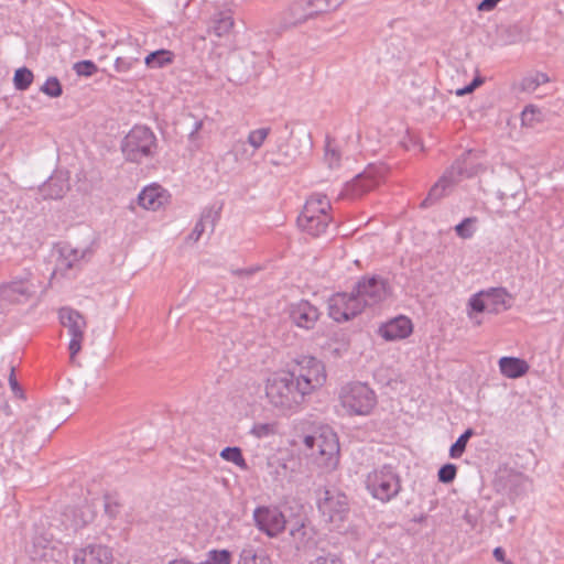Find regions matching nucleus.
I'll return each instance as SVG.
<instances>
[{"instance_id": "4be33fe9", "label": "nucleus", "mask_w": 564, "mask_h": 564, "mask_svg": "<svg viewBox=\"0 0 564 564\" xmlns=\"http://www.w3.org/2000/svg\"><path fill=\"white\" fill-rule=\"evenodd\" d=\"M234 28V18L229 11L216 12L209 20L208 33L219 39L227 37Z\"/></svg>"}, {"instance_id": "8fccbe9b", "label": "nucleus", "mask_w": 564, "mask_h": 564, "mask_svg": "<svg viewBox=\"0 0 564 564\" xmlns=\"http://www.w3.org/2000/svg\"><path fill=\"white\" fill-rule=\"evenodd\" d=\"M457 467L454 464H445L438 470V480L443 484H451L455 479Z\"/></svg>"}, {"instance_id": "c85d7f7f", "label": "nucleus", "mask_w": 564, "mask_h": 564, "mask_svg": "<svg viewBox=\"0 0 564 564\" xmlns=\"http://www.w3.org/2000/svg\"><path fill=\"white\" fill-rule=\"evenodd\" d=\"M376 186H378L376 178H350L345 184L343 193L351 198H357Z\"/></svg>"}, {"instance_id": "37998d69", "label": "nucleus", "mask_w": 564, "mask_h": 564, "mask_svg": "<svg viewBox=\"0 0 564 564\" xmlns=\"http://www.w3.org/2000/svg\"><path fill=\"white\" fill-rule=\"evenodd\" d=\"M104 507L106 514L110 519H116L120 514L122 509V505L120 503V501L116 497L110 495L105 496Z\"/></svg>"}, {"instance_id": "2f4dec72", "label": "nucleus", "mask_w": 564, "mask_h": 564, "mask_svg": "<svg viewBox=\"0 0 564 564\" xmlns=\"http://www.w3.org/2000/svg\"><path fill=\"white\" fill-rule=\"evenodd\" d=\"M341 154L339 148L334 139L330 137H326L325 147H324V163L330 170H336L340 166Z\"/></svg>"}, {"instance_id": "412c9836", "label": "nucleus", "mask_w": 564, "mask_h": 564, "mask_svg": "<svg viewBox=\"0 0 564 564\" xmlns=\"http://www.w3.org/2000/svg\"><path fill=\"white\" fill-rule=\"evenodd\" d=\"M289 534L296 551H305L314 544V531L303 521L292 527Z\"/></svg>"}, {"instance_id": "c756f323", "label": "nucleus", "mask_w": 564, "mask_h": 564, "mask_svg": "<svg viewBox=\"0 0 564 564\" xmlns=\"http://www.w3.org/2000/svg\"><path fill=\"white\" fill-rule=\"evenodd\" d=\"M164 196L158 186L145 187L138 196L139 205L145 209H158L163 204Z\"/></svg>"}, {"instance_id": "f704fd0d", "label": "nucleus", "mask_w": 564, "mask_h": 564, "mask_svg": "<svg viewBox=\"0 0 564 564\" xmlns=\"http://www.w3.org/2000/svg\"><path fill=\"white\" fill-rule=\"evenodd\" d=\"M308 9L314 17H316L319 13L327 12L329 10L337 9L344 0H305Z\"/></svg>"}, {"instance_id": "1a4fd4ad", "label": "nucleus", "mask_w": 564, "mask_h": 564, "mask_svg": "<svg viewBox=\"0 0 564 564\" xmlns=\"http://www.w3.org/2000/svg\"><path fill=\"white\" fill-rule=\"evenodd\" d=\"M318 509L329 522H343L349 512L348 498L337 489H325L318 499Z\"/></svg>"}, {"instance_id": "cd10ccee", "label": "nucleus", "mask_w": 564, "mask_h": 564, "mask_svg": "<svg viewBox=\"0 0 564 564\" xmlns=\"http://www.w3.org/2000/svg\"><path fill=\"white\" fill-rule=\"evenodd\" d=\"M455 183L453 178H440L430 189L426 198L421 203L422 208L434 205L442 197L452 192Z\"/></svg>"}, {"instance_id": "72a5a7b5", "label": "nucleus", "mask_w": 564, "mask_h": 564, "mask_svg": "<svg viewBox=\"0 0 564 564\" xmlns=\"http://www.w3.org/2000/svg\"><path fill=\"white\" fill-rule=\"evenodd\" d=\"M174 57L173 52L166 51V50H159L155 52L150 53L144 62L147 66L151 68H160L164 67L165 65L172 63Z\"/></svg>"}, {"instance_id": "0eeeda50", "label": "nucleus", "mask_w": 564, "mask_h": 564, "mask_svg": "<svg viewBox=\"0 0 564 564\" xmlns=\"http://www.w3.org/2000/svg\"><path fill=\"white\" fill-rule=\"evenodd\" d=\"M62 326L67 329L70 336L68 345L70 361L74 362L75 356L82 349V343L87 327V322L78 311L70 307H62L58 312Z\"/></svg>"}, {"instance_id": "58836bf2", "label": "nucleus", "mask_w": 564, "mask_h": 564, "mask_svg": "<svg viewBox=\"0 0 564 564\" xmlns=\"http://www.w3.org/2000/svg\"><path fill=\"white\" fill-rule=\"evenodd\" d=\"M238 564H267V558L258 556L256 549L247 544L240 552Z\"/></svg>"}, {"instance_id": "13d9d810", "label": "nucleus", "mask_w": 564, "mask_h": 564, "mask_svg": "<svg viewBox=\"0 0 564 564\" xmlns=\"http://www.w3.org/2000/svg\"><path fill=\"white\" fill-rule=\"evenodd\" d=\"M501 0H482L477 9L481 12H489L494 10Z\"/></svg>"}, {"instance_id": "7ed1b4c3", "label": "nucleus", "mask_w": 564, "mask_h": 564, "mask_svg": "<svg viewBox=\"0 0 564 564\" xmlns=\"http://www.w3.org/2000/svg\"><path fill=\"white\" fill-rule=\"evenodd\" d=\"M339 400L343 408L354 415L369 414L377 403L375 392L361 382H350L341 387Z\"/></svg>"}, {"instance_id": "c03bdc74", "label": "nucleus", "mask_w": 564, "mask_h": 564, "mask_svg": "<svg viewBox=\"0 0 564 564\" xmlns=\"http://www.w3.org/2000/svg\"><path fill=\"white\" fill-rule=\"evenodd\" d=\"M389 173V167L384 163H370L367 169L362 172H358L355 176H384Z\"/></svg>"}, {"instance_id": "ea45409f", "label": "nucleus", "mask_w": 564, "mask_h": 564, "mask_svg": "<svg viewBox=\"0 0 564 564\" xmlns=\"http://www.w3.org/2000/svg\"><path fill=\"white\" fill-rule=\"evenodd\" d=\"M521 120L522 124L534 127L535 123L542 120V111L538 107L529 105L523 109L521 113Z\"/></svg>"}, {"instance_id": "864d4df0", "label": "nucleus", "mask_w": 564, "mask_h": 564, "mask_svg": "<svg viewBox=\"0 0 564 564\" xmlns=\"http://www.w3.org/2000/svg\"><path fill=\"white\" fill-rule=\"evenodd\" d=\"M251 433L258 437H265L275 433V424L274 423H256L251 429Z\"/></svg>"}, {"instance_id": "69168bd1", "label": "nucleus", "mask_w": 564, "mask_h": 564, "mask_svg": "<svg viewBox=\"0 0 564 564\" xmlns=\"http://www.w3.org/2000/svg\"><path fill=\"white\" fill-rule=\"evenodd\" d=\"M474 89H475V88H474V85H470V84H469V85H467L466 87H464V88H462V89H458V90L456 91V94H457L458 96H463V95H465V94H469V93H471Z\"/></svg>"}, {"instance_id": "f8f14e48", "label": "nucleus", "mask_w": 564, "mask_h": 564, "mask_svg": "<svg viewBox=\"0 0 564 564\" xmlns=\"http://www.w3.org/2000/svg\"><path fill=\"white\" fill-rule=\"evenodd\" d=\"M354 292L361 300L362 308L372 306L387 299V282L377 276L364 278L357 283Z\"/></svg>"}, {"instance_id": "5701e85b", "label": "nucleus", "mask_w": 564, "mask_h": 564, "mask_svg": "<svg viewBox=\"0 0 564 564\" xmlns=\"http://www.w3.org/2000/svg\"><path fill=\"white\" fill-rule=\"evenodd\" d=\"M270 132H271L270 127H261L258 129H253V130L249 131L246 142L237 141L234 144L232 151L236 153V155L240 152V150L245 153L247 151L245 149V145L247 143L252 148L251 155H253L259 149L262 148V145L264 144L265 140L268 139Z\"/></svg>"}, {"instance_id": "6e6552de", "label": "nucleus", "mask_w": 564, "mask_h": 564, "mask_svg": "<svg viewBox=\"0 0 564 564\" xmlns=\"http://www.w3.org/2000/svg\"><path fill=\"white\" fill-rule=\"evenodd\" d=\"M58 258L52 278L61 273L66 275L69 270L78 269L83 262L90 260L94 253L91 246L75 247L70 243H63L58 247Z\"/></svg>"}, {"instance_id": "f257e3e1", "label": "nucleus", "mask_w": 564, "mask_h": 564, "mask_svg": "<svg viewBox=\"0 0 564 564\" xmlns=\"http://www.w3.org/2000/svg\"><path fill=\"white\" fill-rule=\"evenodd\" d=\"M265 394L270 403L282 411L297 408L307 395L295 377L289 372L270 378L265 386Z\"/></svg>"}, {"instance_id": "4c0bfd02", "label": "nucleus", "mask_w": 564, "mask_h": 564, "mask_svg": "<svg viewBox=\"0 0 564 564\" xmlns=\"http://www.w3.org/2000/svg\"><path fill=\"white\" fill-rule=\"evenodd\" d=\"M474 435L473 429H467L449 448V456L458 458L466 449L467 442Z\"/></svg>"}, {"instance_id": "9b49d317", "label": "nucleus", "mask_w": 564, "mask_h": 564, "mask_svg": "<svg viewBox=\"0 0 564 564\" xmlns=\"http://www.w3.org/2000/svg\"><path fill=\"white\" fill-rule=\"evenodd\" d=\"M256 527L269 538H276L286 527L283 512L276 507H258L253 511Z\"/></svg>"}, {"instance_id": "bb28decb", "label": "nucleus", "mask_w": 564, "mask_h": 564, "mask_svg": "<svg viewBox=\"0 0 564 564\" xmlns=\"http://www.w3.org/2000/svg\"><path fill=\"white\" fill-rule=\"evenodd\" d=\"M67 178H47L40 187L39 192L43 199L62 198L69 189Z\"/></svg>"}, {"instance_id": "052dcab7", "label": "nucleus", "mask_w": 564, "mask_h": 564, "mask_svg": "<svg viewBox=\"0 0 564 564\" xmlns=\"http://www.w3.org/2000/svg\"><path fill=\"white\" fill-rule=\"evenodd\" d=\"M4 395V389L3 386L0 383V410H2L7 415L10 414V406L7 403V401L3 398Z\"/></svg>"}, {"instance_id": "2eb2a0df", "label": "nucleus", "mask_w": 564, "mask_h": 564, "mask_svg": "<svg viewBox=\"0 0 564 564\" xmlns=\"http://www.w3.org/2000/svg\"><path fill=\"white\" fill-rule=\"evenodd\" d=\"M313 19L305 0H294L279 14L280 30H288Z\"/></svg>"}, {"instance_id": "c9c22d12", "label": "nucleus", "mask_w": 564, "mask_h": 564, "mask_svg": "<svg viewBox=\"0 0 564 564\" xmlns=\"http://www.w3.org/2000/svg\"><path fill=\"white\" fill-rule=\"evenodd\" d=\"M33 78V73L29 68H18L13 77L14 88L21 91L26 90L31 86Z\"/></svg>"}, {"instance_id": "0e129e2a", "label": "nucleus", "mask_w": 564, "mask_h": 564, "mask_svg": "<svg viewBox=\"0 0 564 564\" xmlns=\"http://www.w3.org/2000/svg\"><path fill=\"white\" fill-rule=\"evenodd\" d=\"M494 557L498 562H505V558H506L505 550L502 547H500V546L496 547L494 550Z\"/></svg>"}, {"instance_id": "aec40b11", "label": "nucleus", "mask_w": 564, "mask_h": 564, "mask_svg": "<svg viewBox=\"0 0 564 564\" xmlns=\"http://www.w3.org/2000/svg\"><path fill=\"white\" fill-rule=\"evenodd\" d=\"M219 210L214 208H205L200 215L199 220L196 223L193 231L186 237V245H194L199 240L202 235L208 229L214 231L217 220L219 219Z\"/></svg>"}, {"instance_id": "09e8293b", "label": "nucleus", "mask_w": 564, "mask_h": 564, "mask_svg": "<svg viewBox=\"0 0 564 564\" xmlns=\"http://www.w3.org/2000/svg\"><path fill=\"white\" fill-rule=\"evenodd\" d=\"M139 63V57L120 56L115 61V69L118 73H127Z\"/></svg>"}, {"instance_id": "de8ad7c7", "label": "nucleus", "mask_w": 564, "mask_h": 564, "mask_svg": "<svg viewBox=\"0 0 564 564\" xmlns=\"http://www.w3.org/2000/svg\"><path fill=\"white\" fill-rule=\"evenodd\" d=\"M74 70L78 76L90 77L97 72V66L94 62L85 59L74 64Z\"/></svg>"}, {"instance_id": "4468645a", "label": "nucleus", "mask_w": 564, "mask_h": 564, "mask_svg": "<svg viewBox=\"0 0 564 564\" xmlns=\"http://www.w3.org/2000/svg\"><path fill=\"white\" fill-rule=\"evenodd\" d=\"M527 485L528 478L513 469L500 470L495 480L496 489L507 494L511 500L524 494Z\"/></svg>"}, {"instance_id": "423d86ee", "label": "nucleus", "mask_w": 564, "mask_h": 564, "mask_svg": "<svg viewBox=\"0 0 564 564\" xmlns=\"http://www.w3.org/2000/svg\"><path fill=\"white\" fill-rule=\"evenodd\" d=\"M295 377L296 382L306 394L321 388L326 382V371L323 362L312 356H303L296 366L289 372Z\"/></svg>"}, {"instance_id": "603ef678", "label": "nucleus", "mask_w": 564, "mask_h": 564, "mask_svg": "<svg viewBox=\"0 0 564 564\" xmlns=\"http://www.w3.org/2000/svg\"><path fill=\"white\" fill-rule=\"evenodd\" d=\"M475 221H476V218L468 217V218H465L462 223H459L455 227V231H456L457 236H459L460 238H464V239L470 238L474 234L471 226Z\"/></svg>"}, {"instance_id": "79ce46f5", "label": "nucleus", "mask_w": 564, "mask_h": 564, "mask_svg": "<svg viewBox=\"0 0 564 564\" xmlns=\"http://www.w3.org/2000/svg\"><path fill=\"white\" fill-rule=\"evenodd\" d=\"M41 91L48 97L56 98L63 93L62 85L56 77H48L41 87Z\"/></svg>"}, {"instance_id": "dca6fc26", "label": "nucleus", "mask_w": 564, "mask_h": 564, "mask_svg": "<svg viewBox=\"0 0 564 564\" xmlns=\"http://www.w3.org/2000/svg\"><path fill=\"white\" fill-rule=\"evenodd\" d=\"M34 291L26 279L0 284V304H15L29 300Z\"/></svg>"}, {"instance_id": "a878e982", "label": "nucleus", "mask_w": 564, "mask_h": 564, "mask_svg": "<svg viewBox=\"0 0 564 564\" xmlns=\"http://www.w3.org/2000/svg\"><path fill=\"white\" fill-rule=\"evenodd\" d=\"M329 221V215H319V217L316 216L312 219L305 216L297 217L299 228L313 237H318L319 235L325 232Z\"/></svg>"}, {"instance_id": "9d476101", "label": "nucleus", "mask_w": 564, "mask_h": 564, "mask_svg": "<svg viewBox=\"0 0 564 564\" xmlns=\"http://www.w3.org/2000/svg\"><path fill=\"white\" fill-rule=\"evenodd\" d=\"M361 300L352 291L337 293L329 299V316L336 322H347L362 312Z\"/></svg>"}, {"instance_id": "a211bd4d", "label": "nucleus", "mask_w": 564, "mask_h": 564, "mask_svg": "<svg viewBox=\"0 0 564 564\" xmlns=\"http://www.w3.org/2000/svg\"><path fill=\"white\" fill-rule=\"evenodd\" d=\"M290 317L296 326L312 329L319 317V312L310 302L301 301L291 305Z\"/></svg>"}, {"instance_id": "20e7f679", "label": "nucleus", "mask_w": 564, "mask_h": 564, "mask_svg": "<svg viewBox=\"0 0 564 564\" xmlns=\"http://www.w3.org/2000/svg\"><path fill=\"white\" fill-rule=\"evenodd\" d=\"M366 485L371 496L382 502L390 501L401 490L400 476L391 466H383L370 473Z\"/></svg>"}, {"instance_id": "b1692460", "label": "nucleus", "mask_w": 564, "mask_h": 564, "mask_svg": "<svg viewBox=\"0 0 564 564\" xmlns=\"http://www.w3.org/2000/svg\"><path fill=\"white\" fill-rule=\"evenodd\" d=\"M299 154L292 153L282 143L276 145L275 151L265 153V162L274 166L290 167L299 163Z\"/></svg>"}, {"instance_id": "338daca9", "label": "nucleus", "mask_w": 564, "mask_h": 564, "mask_svg": "<svg viewBox=\"0 0 564 564\" xmlns=\"http://www.w3.org/2000/svg\"><path fill=\"white\" fill-rule=\"evenodd\" d=\"M87 522H88V520H85V519H80V520L76 519L73 523V528H74V530H77L78 528L84 527Z\"/></svg>"}, {"instance_id": "680f3d73", "label": "nucleus", "mask_w": 564, "mask_h": 564, "mask_svg": "<svg viewBox=\"0 0 564 564\" xmlns=\"http://www.w3.org/2000/svg\"><path fill=\"white\" fill-rule=\"evenodd\" d=\"M9 383H10V387L11 389L14 391V392H18L20 391V386L15 379V376H14V368L12 367L11 368V372H10V377H9Z\"/></svg>"}, {"instance_id": "774afa93", "label": "nucleus", "mask_w": 564, "mask_h": 564, "mask_svg": "<svg viewBox=\"0 0 564 564\" xmlns=\"http://www.w3.org/2000/svg\"><path fill=\"white\" fill-rule=\"evenodd\" d=\"M482 83V79L480 78H475L470 85H474V88H476L478 85H480Z\"/></svg>"}, {"instance_id": "f03ea898", "label": "nucleus", "mask_w": 564, "mask_h": 564, "mask_svg": "<svg viewBox=\"0 0 564 564\" xmlns=\"http://www.w3.org/2000/svg\"><path fill=\"white\" fill-rule=\"evenodd\" d=\"M303 443L317 466L330 471L339 463V443L334 432L327 430L315 435H306Z\"/></svg>"}, {"instance_id": "39448f33", "label": "nucleus", "mask_w": 564, "mask_h": 564, "mask_svg": "<svg viewBox=\"0 0 564 564\" xmlns=\"http://www.w3.org/2000/svg\"><path fill=\"white\" fill-rule=\"evenodd\" d=\"M155 137L153 132L143 126L133 127L124 137L121 149L127 160L139 162L153 153Z\"/></svg>"}, {"instance_id": "e2e57ef3", "label": "nucleus", "mask_w": 564, "mask_h": 564, "mask_svg": "<svg viewBox=\"0 0 564 564\" xmlns=\"http://www.w3.org/2000/svg\"><path fill=\"white\" fill-rule=\"evenodd\" d=\"M258 269L257 268H249V269H239L234 271V274L239 276H249L253 274Z\"/></svg>"}, {"instance_id": "3c124183", "label": "nucleus", "mask_w": 564, "mask_h": 564, "mask_svg": "<svg viewBox=\"0 0 564 564\" xmlns=\"http://www.w3.org/2000/svg\"><path fill=\"white\" fill-rule=\"evenodd\" d=\"M488 305L489 304H487L485 292L475 294L469 300V306L471 311L476 313L488 312Z\"/></svg>"}, {"instance_id": "e433bc0d", "label": "nucleus", "mask_w": 564, "mask_h": 564, "mask_svg": "<svg viewBox=\"0 0 564 564\" xmlns=\"http://www.w3.org/2000/svg\"><path fill=\"white\" fill-rule=\"evenodd\" d=\"M50 541L46 538H34L26 551L32 560L46 557V549Z\"/></svg>"}, {"instance_id": "4d7b16f0", "label": "nucleus", "mask_w": 564, "mask_h": 564, "mask_svg": "<svg viewBox=\"0 0 564 564\" xmlns=\"http://www.w3.org/2000/svg\"><path fill=\"white\" fill-rule=\"evenodd\" d=\"M202 127H203L202 120H196L194 122V128L188 135L191 151L197 150L200 148L202 142H200V138L198 135V131L202 129Z\"/></svg>"}, {"instance_id": "a18cd8bd", "label": "nucleus", "mask_w": 564, "mask_h": 564, "mask_svg": "<svg viewBox=\"0 0 564 564\" xmlns=\"http://www.w3.org/2000/svg\"><path fill=\"white\" fill-rule=\"evenodd\" d=\"M306 203H312V207L317 209L319 215H328L327 210L330 208V203L325 195L314 194L306 200Z\"/></svg>"}, {"instance_id": "7c9ffc66", "label": "nucleus", "mask_w": 564, "mask_h": 564, "mask_svg": "<svg viewBox=\"0 0 564 564\" xmlns=\"http://www.w3.org/2000/svg\"><path fill=\"white\" fill-rule=\"evenodd\" d=\"M485 295L487 304H489L488 313L498 314L509 307V305L506 303L508 293L505 289H491L490 291L485 292Z\"/></svg>"}, {"instance_id": "ddd939ff", "label": "nucleus", "mask_w": 564, "mask_h": 564, "mask_svg": "<svg viewBox=\"0 0 564 564\" xmlns=\"http://www.w3.org/2000/svg\"><path fill=\"white\" fill-rule=\"evenodd\" d=\"M487 172L488 167L480 162V152L468 150L454 162L446 176H476Z\"/></svg>"}, {"instance_id": "bf43d9fd", "label": "nucleus", "mask_w": 564, "mask_h": 564, "mask_svg": "<svg viewBox=\"0 0 564 564\" xmlns=\"http://www.w3.org/2000/svg\"><path fill=\"white\" fill-rule=\"evenodd\" d=\"M312 206H313L312 203H305L304 208L300 216H305L311 219L316 216L319 217V212L317 209H314Z\"/></svg>"}, {"instance_id": "49530a36", "label": "nucleus", "mask_w": 564, "mask_h": 564, "mask_svg": "<svg viewBox=\"0 0 564 564\" xmlns=\"http://www.w3.org/2000/svg\"><path fill=\"white\" fill-rule=\"evenodd\" d=\"M306 203H312V207L317 209L319 215H328L327 210L330 208V203L325 195L314 194L306 200Z\"/></svg>"}, {"instance_id": "a19ab883", "label": "nucleus", "mask_w": 564, "mask_h": 564, "mask_svg": "<svg viewBox=\"0 0 564 564\" xmlns=\"http://www.w3.org/2000/svg\"><path fill=\"white\" fill-rule=\"evenodd\" d=\"M220 457L224 458L225 460L234 463L235 465L241 468L247 467L246 460L239 447H225L220 452Z\"/></svg>"}, {"instance_id": "6ab92c4d", "label": "nucleus", "mask_w": 564, "mask_h": 564, "mask_svg": "<svg viewBox=\"0 0 564 564\" xmlns=\"http://www.w3.org/2000/svg\"><path fill=\"white\" fill-rule=\"evenodd\" d=\"M412 333V322L405 316H398L383 324L379 328V334L387 340H398L410 336Z\"/></svg>"}, {"instance_id": "f3484780", "label": "nucleus", "mask_w": 564, "mask_h": 564, "mask_svg": "<svg viewBox=\"0 0 564 564\" xmlns=\"http://www.w3.org/2000/svg\"><path fill=\"white\" fill-rule=\"evenodd\" d=\"M74 564H113L112 551L105 545H88L75 553Z\"/></svg>"}, {"instance_id": "5fc2aeb1", "label": "nucleus", "mask_w": 564, "mask_h": 564, "mask_svg": "<svg viewBox=\"0 0 564 564\" xmlns=\"http://www.w3.org/2000/svg\"><path fill=\"white\" fill-rule=\"evenodd\" d=\"M308 564H345V563L339 555L328 552L323 555L316 556Z\"/></svg>"}, {"instance_id": "6e6d98bb", "label": "nucleus", "mask_w": 564, "mask_h": 564, "mask_svg": "<svg viewBox=\"0 0 564 564\" xmlns=\"http://www.w3.org/2000/svg\"><path fill=\"white\" fill-rule=\"evenodd\" d=\"M210 563L214 564H230L231 553L228 550H214L209 552Z\"/></svg>"}, {"instance_id": "473e14b6", "label": "nucleus", "mask_w": 564, "mask_h": 564, "mask_svg": "<svg viewBox=\"0 0 564 564\" xmlns=\"http://www.w3.org/2000/svg\"><path fill=\"white\" fill-rule=\"evenodd\" d=\"M550 82L547 74L543 72H534L522 78L520 87L522 91L533 93L539 86Z\"/></svg>"}, {"instance_id": "393cba45", "label": "nucleus", "mask_w": 564, "mask_h": 564, "mask_svg": "<svg viewBox=\"0 0 564 564\" xmlns=\"http://www.w3.org/2000/svg\"><path fill=\"white\" fill-rule=\"evenodd\" d=\"M501 373L511 379L524 376L529 371V365L525 360L517 357H501L499 359Z\"/></svg>"}]
</instances>
